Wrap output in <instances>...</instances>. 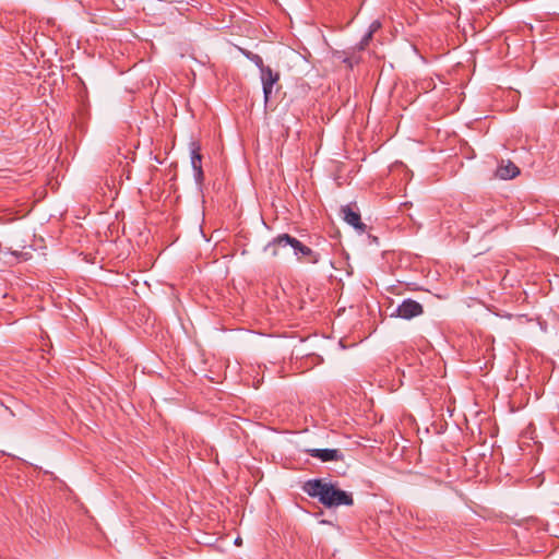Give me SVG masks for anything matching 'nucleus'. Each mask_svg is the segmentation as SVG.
<instances>
[{"label": "nucleus", "mask_w": 559, "mask_h": 559, "mask_svg": "<svg viewBox=\"0 0 559 559\" xmlns=\"http://www.w3.org/2000/svg\"><path fill=\"white\" fill-rule=\"evenodd\" d=\"M372 36H373V35H372L371 33H367V34L361 38V40H360V43H359L358 48H359L360 50H364V49L368 46V44H369V41L371 40Z\"/></svg>", "instance_id": "11"}, {"label": "nucleus", "mask_w": 559, "mask_h": 559, "mask_svg": "<svg viewBox=\"0 0 559 559\" xmlns=\"http://www.w3.org/2000/svg\"><path fill=\"white\" fill-rule=\"evenodd\" d=\"M381 27V24L379 21H373L370 26L368 33H371L372 35Z\"/></svg>", "instance_id": "12"}, {"label": "nucleus", "mask_w": 559, "mask_h": 559, "mask_svg": "<svg viewBox=\"0 0 559 559\" xmlns=\"http://www.w3.org/2000/svg\"><path fill=\"white\" fill-rule=\"evenodd\" d=\"M247 57L260 69V72L262 71V68L267 67L263 63V59L257 53L250 52Z\"/></svg>", "instance_id": "10"}, {"label": "nucleus", "mask_w": 559, "mask_h": 559, "mask_svg": "<svg viewBox=\"0 0 559 559\" xmlns=\"http://www.w3.org/2000/svg\"><path fill=\"white\" fill-rule=\"evenodd\" d=\"M191 165L194 170V179L197 183L201 185L204 180L202 155L200 153V146L195 142L191 143Z\"/></svg>", "instance_id": "6"}, {"label": "nucleus", "mask_w": 559, "mask_h": 559, "mask_svg": "<svg viewBox=\"0 0 559 559\" xmlns=\"http://www.w3.org/2000/svg\"><path fill=\"white\" fill-rule=\"evenodd\" d=\"M344 221L359 231L366 230V225L361 222L360 214L352 205H345L341 209Z\"/></svg>", "instance_id": "7"}, {"label": "nucleus", "mask_w": 559, "mask_h": 559, "mask_svg": "<svg viewBox=\"0 0 559 559\" xmlns=\"http://www.w3.org/2000/svg\"><path fill=\"white\" fill-rule=\"evenodd\" d=\"M519 175L520 168L509 159H501L495 173V176L501 180L513 179Z\"/></svg>", "instance_id": "5"}, {"label": "nucleus", "mask_w": 559, "mask_h": 559, "mask_svg": "<svg viewBox=\"0 0 559 559\" xmlns=\"http://www.w3.org/2000/svg\"><path fill=\"white\" fill-rule=\"evenodd\" d=\"M277 245H289L294 249L295 255L298 260L316 264L320 261V254L314 252L311 248L305 246L297 238L292 237L288 234H281L280 238L275 242Z\"/></svg>", "instance_id": "2"}, {"label": "nucleus", "mask_w": 559, "mask_h": 559, "mask_svg": "<svg viewBox=\"0 0 559 559\" xmlns=\"http://www.w3.org/2000/svg\"><path fill=\"white\" fill-rule=\"evenodd\" d=\"M423 306L413 299H405L395 310V314L399 318L411 320L415 317L423 314Z\"/></svg>", "instance_id": "3"}, {"label": "nucleus", "mask_w": 559, "mask_h": 559, "mask_svg": "<svg viewBox=\"0 0 559 559\" xmlns=\"http://www.w3.org/2000/svg\"><path fill=\"white\" fill-rule=\"evenodd\" d=\"M302 490L319 501L326 508H337L340 506H352L354 499L350 492L338 489L332 483L323 479H310L302 486Z\"/></svg>", "instance_id": "1"}, {"label": "nucleus", "mask_w": 559, "mask_h": 559, "mask_svg": "<svg viewBox=\"0 0 559 559\" xmlns=\"http://www.w3.org/2000/svg\"><path fill=\"white\" fill-rule=\"evenodd\" d=\"M308 453L322 462L343 460V454L337 449H311Z\"/></svg>", "instance_id": "8"}, {"label": "nucleus", "mask_w": 559, "mask_h": 559, "mask_svg": "<svg viewBox=\"0 0 559 559\" xmlns=\"http://www.w3.org/2000/svg\"><path fill=\"white\" fill-rule=\"evenodd\" d=\"M278 238H280V235L277 237H275L272 241H270L264 248V251L270 252L271 255H273V257H277L280 254L281 248H286L288 246V245L275 243Z\"/></svg>", "instance_id": "9"}, {"label": "nucleus", "mask_w": 559, "mask_h": 559, "mask_svg": "<svg viewBox=\"0 0 559 559\" xmlns=\"http://www.w3.org/2000/svg\"><path fill=\"white\" fill-rule=\"evenodd\" d=\"M260 78L263 86L264 100L267 103L272 95L273 86L280 81V72L274 71L270 67L262 68Z\"/></svg>", "instance_id": "4"}]
</instances>
